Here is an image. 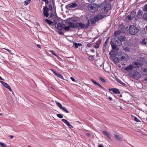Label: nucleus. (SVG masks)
Here are the masks:
<instances>
[{
  "mask_svg": "<svg viewBox=\"0 0 147 147\" xmlns=\"http://www.w3.org/2000/svg\"><path fill=\"white\" fill-rule=\"evenodd\" d=\"M142 18L143 19L147 21V13H144L142 17Z\"/></svg>",
  "mask_w": 147,
  "mask_h": 147,
  "instance_id": "e433bc0d",
  "label": "nucleus"
},
{
  "mask_svg": "<svg viewBox=\"0 0 147 147\" xmlns=\"http://www.w3.org/2000/svg\"><path fill=\"white\" fill-rule=\"evenodd\" d=\"M0 145L1 147H7V146L4 143L2 142H0Z\"/></svg>",
  "mask_w": 147,
  "mask_h": 147,
  "instance_id": "09e8293b",
  "label": "nucleus"
},
{
  "mask_svg": "<svg viewBox=\"0 0 147 147\" xmlns=\"http://www.w3.org/2000/svg\"><path fill=\"white\" fill-rule=\"evenodd\" d=\"M111 46L113 50H114L116 52L118 51L119 50L118 48L117 47V45L114 44V42L111 41Z\"/></svg>",
  "mask_w": 147,
  "mask_h": 147,
  "instance_id": "4468645a",
  "label": "nucleus"
},
{
  "mask_svg": "<svg viewBox=\"0 0 147 147\" xmlns=\"http://www.w3.org/2000/svg\"><path fill=\"white\" fill-rule=\"evenodd\" d=\"M43 15L46 18H47L49 15V10L48 9V7L46 5L43 8Z\"/></svg>",
  "mask_w": 147,
  "mask_h": 147,
  "instance_id": "0eeeda50",
  "label": "nucleus"
},
{
  "mask_svg": "<svg viewBox=\"0 0 147 147\" xmlns=\"http://www.w3.org/2000/svg\"><path fill=\"white\" fill-rule=\"evenodd\" d=\"M103 134L106 136L109 139H111V136L109 133L107 131H103Z\"/></svg>",
  "mask_w": 147,
  "mask_h": 147,
  "instance_id": "7c9ffc66",
  "label": "nucleus"
},
{
  "mask_svg": "<svg viewBox=\"0 0 147 147\" xmlns=\"http://www.w3.org/2000/svg\"><path fill=\"white\" fill-rule=\"evenodd\" d=\"M134 68L133 65L130 64L127 67H126L124 69L125 70L128 71L129 70H132Z\"/></svg>",
  "mask_w": 147,
  "mask_h": 147,
  "instance_id": "4be33fe9",
  "label": "nucleus"
},
{
  "mask_svg": "<svg viewBox=\"0 0 147 147\" xmlns=\"http://www.w3.org/2000/svg\"><path fill=\"white\" fill-rule=\"evenodd\" d=\"M143 14V12L142 11L141 9H139L137 14L136 17H137L138 18H139L140 17H142Z\"/></svg>",
  "mask_w": 147,
  "mask_h": 147,
  "instance_id": "b1692460",
  "label": "nucleus"
},
{
  "mask_svg": "<svg viewBox=\"0 0 147 147\" xmlns=\"http://www.w3.org/2000/svg\"><path fill=\"white\" fill-rule=\"evenodd\" d=\"M54 16V14L52 12H50L49 14V18H51L53 17Z\"/></svg>",
  "mask_w": 147,
  "mask_h": 147,
  "instance_id": "3c124183",
  "label": "nucleus"
},
{
  "mask_svg": "<svg viewBox=\"0 0 147 147\" xmlns=\"http://www.w3.org/2000/svg\"><path fill=\"white\" fill-rule=\"evenodd\" d=\"M52 4L50 3L49 5L48 9L50 10L51 12L53 11V10H54V13H55L56 15L55 17H57V16L56 14V6H55L54 0H52L51 1Z\"/></svg>",
  "mask_w": 147,
  "mask_h": 147,
  "instance_id": "20e7f679",
  "label": "nucleus"
},
{
  "mask_svg": "<svg viewBox=\"0 0 147 147\" xmlns=\"http://www.w3.org/2000/svg\"><path fill=\"white\" fill-rule=\"evenodd\" d=\"M59 30H57V29H55V31L57 32L60 35H63V32L61 31H59Z\"/></svg>",
  "mask_w": 147,
  "mask_h": 147,
  "instance_id": "de8ad7c7",
  "label": "nucleus"
},
{
  "mask_svg": "<svg viewBox=\"0 0 147 147\" xmlns=\"http://www.w3.org/2000/svg\"><path fill=\"white\" fill-rule=\"evenodd\" d=\"M57 117L60 118H63V115L60 114H58L57 115Z\"/></svg>",
  "mask_w": 147,
  "mask_h": 147,
  "instance_id": "8fccbe9b",
  "label": "nucleus"
},
{
  "mask_svg": "<svg viewBox=\"0 0 147 147\" xmlns=\"http://www.w3.org/2000/svg\"><path fill=\"white\" fill-rule=\"evenodd\" d=\"M118 53H116V52L114 50H112L109 53V55L111 57L112 56H118Z\"/></svg>",
  "mask_w": 147,
  "mask_h": 147,
  "instance_id": "6ab92c4d",
  "label": "nucleus"
},
{
  "mask_svg": "<svg viewBox=\"0 0 147 147\" xmlns=\"http://www.w3.org/2000/svg\"><path fill=\"white\" fill-rule=\"evenodd\" d=\"M51 70L52 71L53 74L56 75L58 73H57V72H56L53 69H51Z\"/></svg>",
  "mask_w": 147,
  "mask_h": 147,
  "instance_id": "5fc2aeb1",
  "label": "nucleus"
},
{
  "mask_svg": "<svg viewBox=\"0 0 147 147\" xmlns=\"http://www.w3.org/2000/svg\"><path fill=\"white\" fill-rule=\"evenodd\" d=\"M61 121L70 129L72 128L73 127V126L71 125L69 123L66 119H61Z\"/></svg>",
  "mask_w": 147,
  "mask_h": 147,
  "instance_id": "2eb2a0df",
  "label": "nucleus"
},
{
  "mask_svg": "<svg viewBox=\"0 0 147 147\" xmlns=\"http://www.w3.org/2000/svg\"><path fill=\"white\" fill-rule=\"evenodd\" d=\"M82 45L81 43H77L76 42H74L73 44V46L74 48L75 49H77L78 48V47H81Z\"/></svg>",
  "mask_w": 147,
  "mask_h": 147,
  "instance_id": "a878e982",
  "label": "nucleus"
},
{
  "mask_svg": "<svg viewBox=\"0 0 147 147\" xmlns=\"http://www.w3.org/2000/svg\"><path fill=\"white\" fill-rule=\"evenodd\" d=\"M91 81L92 82V83H94V84L96 86H97L98 87H100L101 89H102L104 90H105L104 88L101 86L100 84H99L97 82H96L95 81H94L93 79H91Z\"/></svg>",
  "mask_w": 147,
  "mask_h": 147,
  "instance_id": "5701e85b",
  "label": "nucleus"
},
{
  "mask_svg": "<svg viewBox=\"0 0 147 147\" xmlns=\"http://www.w3.org/2000/svg\"><path fill=\"white\" fill-rule=\"evenodd\" d=\"M70 79H71V80H72V81L75 82L76 81V80H75V79L74 78H73L72 77H71Z\"/></svg>",
  "mask_w": 147,
  "mask_h": 147,
  "instance_id": "bf43d9fd",
  "label": "nucleus"
},
{
  "mask_svg": "<svg viewBox=\"0 0 147 147\" xmlns=\"http://www.w3.org/2000/svg\"><path fill=\"white\" fill-rule=\"evenodd\" d=\"M143 71L144 74L146 75H147V69L144 68L143 69Z\"/></svg>",
  "mask_w": 147,
  "mask_h": 147,
  "instance_id": "49530a36",
  "label": "nucleus"
},
{
  "mask_svg": "<svg viewBox=\"0 0 147 147\" xmlns=\"http://www.w3.org/2000/svg\"><path fill=\"white\" fill-rule=\"evenodd\" d=\"M102 40L101 39H99L96 42V45H94L93 47L97 49H98L100 46V45L101 42Z\"/></svg>",
  "mask_w": 147,
  "mask_h": 147,
  "instance_id": "aec40b11",
  "label": "nucleus"
},
{
  "mask_svg": "<svg viewBox=\"0 0 147 147\" xmlns=\"http://www.w3.org/2000/svg\"><path fill=\"white\" fill-rule=\"evenodd\" d=\"M134 120L135 121L137 122H140V121L139 119H138L136 117H135L134 118Z\"/></svg>",
  "mask_w": 147,
  "mask_h": 147,
  "instance_id": "603ef678",
  "label": "nucleus"
},
{
  "mask_svg": "<svg viewBox=\"0 0 147 147\" xmlns=\"http://www.w3.org/2000/svg\"><path fill=\"white\" fill-rule=\"evenodd\" d=\"M139 29L134 25L130 26L129 29V33L132 35H135L139 31Z\"/></svg>",
  "mask_w": 147,
  "mask_h": 147,
  "instance_id": "7ed1b4c3",
  "label": "nucleus"
},
{
  "mask_svg": "<svg viewBox=\"0 0 147 147\" xmlns=\"http://www.w3.org/2000/svg\"><path fill=\"white\" fill-rule=\"evenodd\" d=\"M143 10L144 11H147V3L144 5Z\"/></svg>",
  "mask_w": 147,
  "mask_h": 147,
  "instance_id": "37998d69",
  "label": "nucleus"
},
{
  "mask_svg": "<svg viewBox=\"0 0 147 147\" xmlns=\"http://www.w3.org/2000/svg\"><path fill=\"white\" fill-rule=\"evenodd\" d=\"M114 42V44L116 45L117 46H120L122 44V42L118 39L117 40H115Z\"/></svg>",
  "mask_w": 147,
  "mask_h": 147,
  "instance_id": "c85d7f7f",
  "label": "nucleus"
},
{
  "mask_svg": "<svg viewBox=\"0 0 147 147\" xmlns=\"http://www.w3.org/2000/svg\"><path fill=\"white\" fill-rule=\"evenodd\" d=\"M93 43H88L87 45V46L88 47H90L91 45L93 44Z\"/></svg>",
  "mask_w": 147,
  "mask_h": 147,
  "instance_id": "052dcab7",
  "label": "nucleus"
},
{
  "mask_svg": "<svg viewBox=\"0 0 147 147\" xmlns=\"http://www.w3.org/2000/svg\"><path fill=\"white\" fill-rule=\"evenodd\" d=\"M55 102L59 108H61L62 107V105L60 103L57 101H55Z\"/></svg>",
  "mask_w": 147,
  "mask_h": 147,
  "instance_id": "a19ab883",
  "label": "nucleus"
},
{
  "mask_svg": "<svg viewBox=\"0 0 147 147\" xmlns=\"http://www.w3.org/2000/svg\"><path fill=\"white\" fill-rule=\"evenodd\" d=\"M7 88L8 89L10 92H13V91L10 86H9V87Z\"/></svg>",
  "mask_w": 147,
  "mask_h": 147,
  "instance_id": "13d9d810",
  "label": "nucleus"
},
{
  "mask_svg": "<svg viewBox=\"0 0 147 147\" xmlns=\"http://www.w3.org/2000/svg\"><path fill=\"white\" fill-rule=\"evenodd\" d=\"M78 6V4L76 3H72L68 4L65 6L66 9H68L69 8H75Z\"/></svg>",
  "mask_w": 147,
  "mask_h": 147,
  "instance_id": "f8f14e48",
  "label": "nucleus"
},
{
  "mask_svg": "<svg viewBox=\"0 0 147 147\" xmlns=\"http://www.w3.org/2000/svg\"><path fill=\"white\" fill-rule=\"evenodd\" d=\"M108 90L109 91H112L115 94H119L120 93V92L119 90L116 88H109Z\"/></svg>",
  "mask_w": 147,
  "mask_h": 147,
  "instance_id": "dca6fc26",
  "label": "nucleus"
},
{
  "mask_svg": "<svg viewBox=\"0 0 147 147\" xmlns=\"http://www.w3.org/2000/svg\"><path fill=\"white\" fill-rule=\"evenodd\" d=\"M114 57L115 58L114 59V63H118L119 62V61L120 60L119 59V56H118L117 57L115 56Z\"/></svg>",
  "mask_w": 147,
  "mask_h": 147,
  "instance_id": "72a5a7b5",
  "label": "nucleus"
},
{
  "mask_svg": "<svg viewBox=\"0 0 147 147\" xmlns=\"http://www.w3.org/2000/svg\"><path fill=\"white\" fill-rule=\"evenodd\" d=\"M99 78L100 81L103 82H105L106 81L102 77H100Z\"/></svg>",
  "mask_w": 147,
  "mask_h": 147,
  "instance_id": "a18cd8bd",
  "label": "nucleus"
},
{
  "mask_svg": "<svg viewBox=\"0 0 147 147\" xmlns=\"http://www.w3.org/2000/svg\"><path fill=\"white\" fill-rule=\"evenodd\" d=\"M118 39L120 41L122 42L124 41L126 39V37L124 36H120L119 37H118Z\"/></svg>",
  "mask_w": 147,
  "mask_h": 147,
  "instance_id": "cd10ccee",
  "label": "nucleus"
},
{
  "mask_svg": "<svg viewBox=\"0 0 147 147\" xmlns=\"http://www.w3.org/2000/svg\"><path fill=\"white\" fill-rule=\"evenodd\" d=\"M136 14V11L134 10L132 11L130 13V16L133 18H134L135 17Z\"/></svg>",
  "mask_w": 147,
  "mask_h": 147,
  "instance_id": "c756f323",
  "label": "nucleus"
},
{
  "mask_svg": "<svg viewBox=\"0 0 147 147\" xmlns=\"http://www.w3.org/2000/svg\"><path fill=\"white\" fill-rule=\"evenodd\" d=\"M114 137L115 139L118 141H121L122 140L121 137L119 135H117L115 134H114Z\"/></svg>",
  "mask_w": 147,
  "mask_h": 147,
  "instance_id": "393cba45",
  "label": "nucleus"
},
{
  "mask_svg": "<svg viewBox=\"0 0 147 147\" xmlns=\"http://www.w3.org/2000/svg\"><path fill=\"white\" fill-rule=\"evenodd\" d=\"M56 76H57L59 78H61V79H62L64 80V79L63 78V77L62 76L61 74H59L58 73Z\"/></svg>",
  "mask_w": 147,
  "mask_h": 147,
  "instance_id": "c03bdc74",
  "label": "nucleus"
},
{
  "mask_svg": "<svg viewBox=\"0 0 147 147\" xmlns=\"http://www.w3.org/2000/svg\"><path fill=\"white\" fill-rule=\"evenodd\" d=\"M130 76L136 80H138L141 77L140 73L136 71L132 70L130 72Z\"/></svg>",
  "mask_w": 147,
  "mask_h": 147,
  "instance_id": "f257e3e1",
  "label": "nucleus"
},
{
  "mask_svg": "<svg viewBox=\"0 0 147 147\" xmlns=\"http://www.w3.org/2000/svg\"><path fill=\"white\" fill-rule=\"evenodd\" d=\"M109 37H108L107 38V39L106 40L105 42V43L103 44V45H104V47H106V46L107 44V43L109 41Z\"/></svg>",
  "mask_w": 147,
  "mask_h": 147,
  "instance_id": "ea45409f",
  "label": "nucleus"
},
{
  "mask_svg": "<svg viewBox=\"0 0 147 147\" xmlns=\"http://www.w3.org/2000/svg\"><path fill=\"white\" fill-rule=\"evenodd\" d=\"M88 8L90 12L94 13L98 10V6L95 3L90 4L88 5Z\"/></svg>",
  "mask_w": 147,
  "mask_h": 147,
  "instance_id": "f03ea898",
  "label": "nucleus"
},
{
  "mask_svg": "<svg viewBox=\"0 0 147 147\" xmlns=\"http://www.w3.org/2000/svg\"><path fill=\"white\" fill-rule=\"evenodd\" d=\"M69 25L71 28H76L78 29L79 26V23L78 22L76 23H72L71 22H69L68 23Z\"/></svg>",
  "mask_w": 147,
  "mask_h": 147,
  "instance_id": "6e6552de",
  "label": "nucleus"
},
{
  "mask_svg": "<svg viewBox=\"0 0 147 147\" xmlns=\"http://www.w3.org/2000/svg\"><path fill=\"white\" fill-rule=\"evenodd\" d=\"M31 0H26L24 2V5L25 6L28 5L31 2Z\"/></svg>",
  "mask_w": 147,
  "mask_h": 147,
  "instance_id": "c9c22d12",
  "label": "nucleus"
},
{
  "mask_svg": "<svg viewBox=\"0 0 147 147\" xmlns=\"http://www.w3.org/2000/svg\"><path fill=\"white\" fill-rule=\"evenodd\" d=\"M133 18L130 15L127 16L125 19V21L127 22H129L130 21L132 20Z\"/></svg>",
  "mask_w": 147,
  "mask_h": 147,
  "instance_id": "bb28decb",
  "label": "nucleus"
},
{
  "mask_svg": "<svg viewBox=\"0 0 147 147\" xmlns=\"http://www.w3.org/2000/svg\"><path fill=\"white\" fill-rule=\"evenodd\" d=\"M89 19V22H90V25L92 26L94 24H95L96 22H97V20L95 18V17L94 18H92Z\"/></svg>",
  "mask_w": 147,
  "mask_h": 147,
  "instance_id": "412c9836",
  "label": "nucleus"
},
{
  "mask_svg": "<svg viewBox=\"0 0 147 147\" xmlns=\"http://www.w3.org/2000/svg\"><path fill=\"white\" fill-rule=\"evenodd\" d=\"M111 4L110 2L107 3L105 4L103 6V8L104 9V11H107L111 9Z\"/></svg>",
  "mask_w": 147,
  "mask_h": 147,
  "instance_id": "9d476101",
  "label": "nucleus"
},
{
  "mask_svg": "<svg viewBox=\"0 0 147 147\" xmlns=\"http://www.w3.org/2000/svg\"><path fill=\"white\" fill-rule=\"evenodd\" d=\"M108 98L109 99V100L110 101H112L113 100L112 99V98L110 96L108 97Z\"/></svg>",
  "mask_w": 147,
  "mask_h": 147,
  "instance_id": "0e129e2a",
  "label": "nucleus"
},
{
  "mask_svg": "<svg viewBox=\"0 0 147 147\" xmlns=\"http://www.w3.org/2000/svg\"><path fill=\"white\" fill-rule=\"evenodd\" d=\"M60 109L67 113H69V112L66 109L65 107H63L62 106Z\"/></svg>",
  "mask_w": 147,
  "mask_h": 147,
  "instance_id": "58836bf2",
  "label": "nucleus"
},
{
  "mask_svg": "<svg viewBox=\"0 0 147 147\" xmlns=\"http://www.w3.org/2000/svg\"><path fill=\"white\" fill-rule=\"evenodd\" d=\"M57 59L60 61H62V59L58 56L57 57Z\"/></svg>",
  "mask_w": 147,
  "mask_h": 147,
  "instance_id": "680f3d73",
  "label": "nucleus"
},
{
  "mask_svg": "<svg viewBox=\"0 0 147 147\" xmlns=\"http://www.w3.org/2000/svg\"><path fill=\"white\" fill-rule=\"evenodd\" d=\"M52 52L54 53L53 55L55 56L56 57H57L58 56V55L56 53H55L54 51H52Z\"/></svg>",
  "mask_w": 147,
  "mask_h": 147,
  "instance_id": "e2e57ef3",
  "label": "nucleus"
},
{
  "mask_svg": "<svg viewBox=\"0 0 147 147\" xmlns=\"http://www.w3.org/2000/svg\"><path fill=\"white\" fill-rule=\"evenodd\" d=\"M87 23L86 24H84L82 22L79 23V26L78 29H85L88 28L90 25V23H89V19L87 20Z\"/></svg>",
  "mask_w": 147,
  "mask_h": 147,
  "instance_id": "423d86ee",
  "label": "nucleus"
},
{
  "mask_svg": "<svg viewBox=\"0 0 147 147\" xmlns=\"http://www.w3.org/2000/svg\"><path fill=\"white\" fill-rule=\"evenodd\" d=\"M0 82L1 83V84L6 88H7L9 86L8 84L7 83L3 81H0Z\"/></svg>",
  "mask_w": 147,
  "mask_h": 147,
  "instance_id": "473e14b6",
  "label": "nucleus"
},
{
  "mask_svg": "<svg viewBox=\"0 0 147 147\" xmlns=\"http://www.w3.org/2000/svg\"><path fill=\"white\" fill-rule=\"evenodd\" d=\"M55 19H53V22L48 19H46L45 21L49 25L53 26L56 25L57 24V22L56 20V18H55Z\"/></svg>",
  "mask_w": 147,
  "mask_h": 147,
  "instance_id": "1a4fd4ad",
  "label": "nucleus"
},
{
  "mask_svg": "<svg viewBox=\"0 0 147 147\" xmlns=\"http://www.w3.org/2000/svg\"><path fill=\"white\" fill-rule=\"evenodd\" d=\"M3 49H4L5 50L7 51H8L11 54V50H10L9 49H7V48H4Z\"/></svg>",
  "mask_w": 147,
  "mask_h": 147,
  "instance_id": "6e6d98bb",
  "label": "nucleus"
},
{
  "mask_svg": "<svg viewBox=\"0 0 147 147\" xmlns=\"http://www.w3.org/2000/svg\"><path fill=\"white\" fill-rule=\"evenodd\" d=\"M98 147H103V146L102 145L99 144L98 145Z\"/></svg>",
  "mask_w": 147,
  "mask_h": 147,
  "instance_id": "774afa93",
  "label": "nucleus"
},
{
  "mask_svg": "<svg viewBox=\"0 0 147 147\" xmlns=\"http://www.w3.org/2000/svg\"><path fill=\"white\" fill-rule=\"evenodd\" d=\"M117 82L121 84L122 86H124L126 88L128 89L129 88V85H127L122 82L119 79H117Z\"/></svg>",
  "mask_w": 147,
  "mask_h": 147,
  "instance_id": "f3484780",
  "label": "nucleus"
},
{
  "mask_svg": "<svg viewBox=\"0 0 147 147\" xmlns=\"http://www.w3.org/2000/svg\"><path fill=\"white\" fill-rule=\"evenodd\" d=\"M70 27H71L70 26H66V25H65V27H64V29L66 32H68L69 31Z\"/></svg>",
  "mask_w": 147,
  "mask_h": 147,
  "instance_id": "4c0bfd02",
  "label": "nucleus"
},
{
  "mask_svg": "<svg viewBox=\"0 0 147 147\" xmlns=\"http://www.w3.org/2000/svg\"><path fill=\"white\" fill-rule=\"evenodd\" d=\"M106 47H104V45H103V46L102 47V50L104 52L105 51V49L106 48Z\"/></svg>",
  "mask_w": 147,
  "mask_h": 147,
  "instance_id": "338daca9",
  "label": "nucleus"
},
{
  "mask_svg": "<svg viewBox=\"0 0 147 147\" xmlns=\"http://www.w3.org/2000/svg\"><path fill=\"white\" fill-rule=\"evenodd\" d=\"M36 46L38 47V48H39L40 49H41V45H39V44H37V45H36Z\"/></svg>",
  "mask_w": 147,
  "mask_h": 147,
  "instance_id": "69168bd1",
  "label": "nucleus"
},
{
  "mask_svg": "<svg viewBox=\"0 0 147 147\" xmlns=\"http://www.w3.org/2000/svg\"><path fill=\"white\" fill-rule=\"evenodd\" d=\"M65 24L62 23H59L57 24V30H61L64 29L65 27Z\"/></svg>",
  "mask_w": 147,
  "mask_h": 147,
  "instance_id": "9b49d317",
  "label": "nucleus"
},
{
  "mask_svg": "<svg viewBox=\"0 0 147 147\" xmlns=\"http://www.w3.org/2000/svg\"><path fill=\"white\" fill-rule=\"evenodd\" d=\"M124 27L123 25H120L119 26L118 30L122 32H123L124 31Z\"/></svg>",
  "mask_w": 147,
  "mask_h": 147,
  "instance_id": "2f4dec72",
  "label": "nucleus"
},
{
  "mask_svg": "<svg viewBox=\"0 0 147 147\" xmlns=\"http://www.w3.org/2000/svg\"><path fill=\"white\" fill-rule=\"evenodd\" d=\"M105 16H106L105 15H103L101 14L98 13L95 16V17L97 21H98L99 20L103 18Z\"/></svg>",
  "mask_w": 147,
  "mask_h": 147,
  "instance_id": "ddd939ff",
  "label": "nucleus"
},
{
  "mask_svg": "<svg viewBox=\"0 0 147 147\" xmlns=\"http://www.w3.org/2000/svg\"><path fill=\"white\" fill-rule=\"evenodd\" d=\"M88 59L89 60L91 61H93L94 60V57L92 55H90L88 57Z\"/></svg>",
  "mask_w": 147,
  "mask_h": 147,
  "instance_id": "79ce46f5",
  "label": "nucleus"
},
{
  "mask_svg": "<svg viewBox=\"0 0 147 147\" xmlns=\"http://www.w3.org/2000/svg\"><path fill=\"white\" fill-rule=\"evenodd\" d=\"M71 21L74 23H76L77 22V20L74 19H73L71 20Z\"/></svg>",
  "mask_w": 147,
  "mask_h": 147,
  "instance_id": "4d7b16f0",
  "label": "nucleus"
},
{
  "mask_svg": "<svg viewBox=\"0 0 147 147\" xmlns=\"http://www.w3.org/2000/svg\"><path fill=\"white\" fill-rule=\"evenodd\" d=\"M118 56L119 60L121 61H127L129 59L128 55L123 53H121L120 54H118Z\"/></svg>",
  "mask_w": 147,
  "mask_h": 147,
  "instance_id": "39448f33",
  "label": "nucleus"
},
{
  "mask_svg": "<svg viewBox=\"0 0 147 147\" xmlns=\"http://www.w3.org/2000/svg\"><path fill=\"white\" fill-rule=\"evenodd\" d=\"M45 3L46 5H47L49 3V0H42Z\"/></svg>",
  "mask_w": 147,
  "mask_h": 147,
  "instance_id": "864d4df0",
  "label": "nucleus"
},
{
  "mask_svg": "<svg viewBox=\"0 0 147 147\" xmlns=\"http://www.w3.org/2000/svg\"><path fill=\"white\" fill-rule=\"evenodd\" d=\"M134 68L138 67L142 65L141 63L137 61H134L132 63V65Z\"/></svg>",
  "mask_w": 147,
  "mask_h": 147,
  "instance_id": "a211bd4d",
  "label": "nucleus"
},
{
  "mask_svg": "<svg viewBox=\"0 0 147 147\" xmlns=\"http://www.w3.org/2000/svg\"><path fill=\"white\" fill-rule=\"evenodd\" d=\"M121 32H122L119 30L116 31L114 33V35L115 36H117L118 35H119L120 34Z\"/></svg>",
  "mask_w": 147,
  "mask_h": 147,
  "instance_id": "f704fd0d",
  "label": "nucleus"
}]
</instances>
